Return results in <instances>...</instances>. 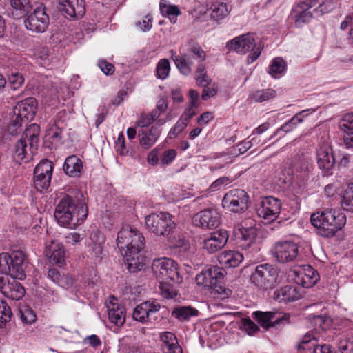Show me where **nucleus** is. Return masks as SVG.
I'll return each instance as SVG.
<instances>
[{
  "label": "nucleus",
  "mask_w": 353,
  "mask_h": 353,
  "mask_svg": "<svg viewBox=\"0 0 353 353\" xmlns=\"http://www.w3.org/2000/svg\"><path fill=\"white\" fill-rule=\"evenodd\" d=\"M117 245L129 272H136L144 267L143 257L140 254L145 245L141 233L130 226L123 228L117 234Z\"/></svg>",
  "instance_id": "1"
},
{
  "label": "nucleus",
  "mask_w": 353,
  "mask_h": 353,
  "mask_svg": "<svg viewBox=\"0 0 353 353\" xmlns=\"http://www.w3.org/2000/svg\"><path fill=\"white\" fill-rule=\"evenodd\" d=\"M88 212L82 193L77 192L75 197L65 195L60 199L56 207L54 218L60 225L72 228L86 219Z\"/></svg>",
  "instance_id": "2"
},
{
  "label": "nucleus",
  "mask_w": 353,
  "mask_h": 353,
  "mask_svg": "<svg viewBox=\"0 0 353 353\" xmlns=\"http://www.w3.org/2000/svg\"><path fill=\"white\" fill-rule=\"evenodd\" d=\"M310 222L319 236L331 238L344 227L346 216L336 210L326 209L312 214Z\"/></svg>",
  "instance_id": "3"
},
{
  "label": "nucleus",
  "mask_w": 353,
  "mask_h": 353,
  "mask_svg": "<svg viewBox=\"0 0 353 353\" xmlns=\"http://www.w3.org/2000/svg\"><path fill=\"white\" fill-rule=\"evenodd\" d=\"M40 127L37 124L30 125L24 131L22 137L15 145L14 159L20 162L25 159H32L38 148L39 141Z\"/></svg>",
  "instance_id": "4"
},
{
  "label": "nucleus",
  "mask_w": 353,
  "mask_h": 353,
  "mask_svg": "<svg viewBox=\"0 0 353 353\" xmlns=\"http://www.w3.org/2000/svg\"><path fill=\"white\" fill-rule=\"evenodd\" d=\"M26 254L21 250H14L11 253L0 254V273L9 274L19 280H23L26 275L25 270L27 266Z\"/></svg>",
  "instance_id": "5"
},
{
  "label": "nucleus",
  "mask_w": 353,
  "mask_h": 353,
  "mask_svg": "<svg viewBox=\"0 0 353 353\" xmlns=\"http://www.w3.org/2000/svg\"><path fill=\"white\" fill-rule=\"evenodd\" d=\"M152 270L154 275L164 283L179 284L183 279L178 271V264L170 258H159L153 261Z\"/></svg>",
  "instance_id": "6"
},
{
  "label": "nucleus",
  "mask_w": 353,
  "mask_h": 353,
  "mask_svg": "<svg viewBox=\"0 0 353 353\" xmlns=\"http://www.w3.org/2000/svg\"><path fill=\"white\" fill-rule=\"evenodd\" d=\"M279 276L277 268L269 263L258 265L252 272L250 281L260 290H267L276 285Z\"/></svg>",
  "instance_id": "7"
},
{
  "label": "nucleus",
  "mask_w": 353,
  "mask_h": 353,
  "mask_svg": "<svg viewBox=\"0 0 353 353\" xmlns=\"http://www.w3.org/2000/svg\"><path fill=\"white\" fill-rule=\"evenodd\" d=\"M148 230L157 236H168L176 227L172 216L168 212L153 213L145 217Z\"/></svg>",
  "instance_id": "8"
},
{
  "label": "nucleus",
  "mask_w": 353,
  "mask_h": 353,
  "mask_svg": "<svg viewBox=\"0 0 353 353\" xmlns=\"http://www.w3.org/2000/svg\"><path fill=\"white\" fill-rule=\"evenodd\" d=\"M249 195L243 190L234 189L227 192L222 199L223 208L234 213L243 212L248 208Z\"/></svg>",
  "instance_id": "9"
},
{
  "label": "nucleus",
  "mask_w": 353,
  "mask_h": 353,
  "mask_svg": "<svg viewBox=\"0 0 353 353\" xmlns=\"http://www.w3.org/2000/svg\"><path fill=\"white\" fill-rule=\"evenodd\" d=\"M299 246L291 241H280L276 242L272 249V255L280 263L294 261L299 255Z\"/></svg>",
  "instance_id": "10"
},
{
  "label": "nucleus",
  "mask_w": 353,
  "mask_h": 353,
  "mask_svg": "<svg viewBox=\"0 0 353 353\" xmlns=\"http://www.w3.org/2000/svg\"><path fill=\"white\" fill-rule=\"evenodd\" d=\"M282 203L273 196L264 197L256 208L258 216L268 223L276 220L281 213Z\"/></svg>",
  "instance_id": "11"
},
{
  "label": "nucleus",
  "mask_w": 353,
  "mask_h": 353,
  "mask_svg": "<svg viewBox=\"0 0 353 353\" xmlns=\"http://www.w3.org/2000/svg\"><path fill=\"white\" fill-rule=\"evenodd\" d=\"M53 172V163L48 159L42 160L35 167L34 171V186L42 192L47 190L51 183Z\"/></svg>",
  "instance_id": "12"
},
{
  "label": "nucleus",
  "mask_w": 353,
  "mask_h": 353,
  "mask_svg": "<svg viewBox=\"0 0 353 353\" xmlns=\"http://www.w3.org/2000/svg\"><path fill=\"white\" fill-rule=\"evenodd\" d=\"M12 276L0 275V291L6 297L12 300H20L25 294V288Z\"/></svg>",
  "instance_id": "13"
},
{
  "label": "nucleus",
  "mask_w": 353,
  "mask_h": 353,
  "mask_svg": "<svg viewBox=\"0 0 353 353\" xmlns=\"http://www.w3.org/2000/svg\"><path fill=\"white\" fill-rule=\"evenodd\" d=\"M27 29L35 32H43L49 25V16L45 7L39 6L34 9L24 21Z\"/></svg>",
  "instance_id": "14"
},
{
  "label": "nucleus",
  "mask_w": 353,
  "mask_h": 353,
  "mask_svg": "<svg viewBox=\"0 0 353 353\" xmlns=\"http://www.w3.org/2000/svg\"><path fill=\"white\" fill-rule=\"evenodd\" d=\"M252 317L265 330L281 323H288L290 319L288 314L272 311H256L252 313Z\"/></svg>",
  "instance_id": "15"
},
{
  "label": "nucleus",
  "mask_w": 353,
  "mask_h": 353,
  "mask_svg": "<svg viewBox=\"0 0 353 353\" xmlns=\"http://www.w3.org/2000/svg\"><path fill=\"white\" fill-rule=\"evenodd\" d=\"M292 273L295 283L303 288H311L316 284L319 279L318 272L308 265L294 270Z\"/></svg>",
  "instance_id": "16"
},
{
  "label": "nucleus",
  "mask_w": 353,
  "mask_h": 353,
  "mask_svg": "<svg viewBox=\"0 0 353 353\" xmlns=\"http://www.w3.org/2000/svg\"><path fill=\"white\" fill-rule=\"evenodd\" d=\"M220 214L214 209H205L196 214L192 221L195 226L205 228L213 229L220 223Z\"/></svg>",
  "instance_id": "17"
},
{
  "label": "nucleus",
  "mask_w": 353,
  "mask_h": 353,
  "mask_svg": "<svg viewBox=\"0 0 353 353\" xmlns=\"http://www.w3.org/2000/svg\"><path fill=\"white\" fill-rule=\"evenodd\" d=\"M57 8L65 17L79 18L85 13L84 0H57Z\"/></svg>",
  "instance_id": "18"
},
{
  "label": "nucleus",
  "mask_w": 353,
  "mask_h": 353,
  "mask_svg": "<svg viewBox=\"0 0 353 353\" xmlns=\"http://www.w3.org/2000/svg\"><path fill=\"white\" fill-rule=\"evenodd\" d=\"M234 235L239 247L246 250L255 246L257 230L254 226L245 227L241 225L234 229Z\"/></svg>",
  "instance_id": "19"
},
{
  "label": "nucleus",
  "mask_w": 353,
  "mask_h": 353,
  "mask_svg": "<svg viewBox=\"0 0 353 353\" xmlns=\"http://www.w3.org/2000/svg\"><path fill=\"white\" fill-rule=\"evenodd\" d=\"M223 277V270L217 266H212L196 275L195 280L199 285L210 288L216 283L221 281Z\"/></svg>",
  "instance_id": "20"
},
{
  "label": "nucleus",
  "mask_w": 353,
  "mask_h": 353,
  "mask_svg": "<svg viewBox=\"0 0 353 353\" xmlns=\"http://www.w3.org/2000/svg\"><path fill=\"white\" fill-rule=\"evenodd\" d=\"M229 235L224 230H219L210 234V236L203 240V248L208 253H214L221 250L226 244Z\"/></svg>",
  "instance_id": "21"
},
{
  "label": "nucleus",
  "mask_w": 353,
  "mask_h": 353,
  "mask_svg": "<svg viewBox=\"0 0 353 353\" xmlns=\"http://www.w3.org/2000/svg\"><path fill=\"white\" fill-rule=\"evenodd\" d=\"M37 110V101L34 97H28L17 103L14 108V114L27 121H32L35 117Z\"/></svg>",
  "instance_id": "22"
},
{
  "label": "nucleus",
  "mask_w": 353,
  "mask_h": 353,
  "mask_svg": "<svg viewBox=\"0 0 353 353\" xmlns=\"http://www.w3.org/2000/svg\"><path fill=\"white\" fill-rule=\"evenodd\" d=\"M255 46L254 38L250 34H243L230 40L226 44V47L237 53L245 54Z\"/></svg>",
  "instance_id": "23"
},
{
  "label": "nucleus",
  "mask_w": 353,
  "mask_h": 353,
  "mask_svg": "<svg viewBox=\"0 0 353 353\" xmlns=\"http://www.w3.org/2000/svg\"><path fill=\"white\" fill-rule=\"evenodd\" d=\"M108 314L110 321L117 326H121L125 321V309L119 304L115 297H112L107 303Z\"/></svg>",
  "instance_id": "24"
},
{
  "label": "nucleus",
  "mask_w": 353,
  "mask_h": 353,
  "mask_svg": "<svg viewBox=\"0 0 353 353\" xmlns=\"http://www.w3.org/2000/svg\"><path fill=\"white\" fill-rule=\"evenodd\" d=\"M161 306L159 303L146 301L138 305L134 310L133 319L135 321L145 323L150 319V316L158 312Z\"/></svg>",
  "instance_id": "25"
},
{
  "label": "nucleus",
  "mask_w": 353,
  "mask_h": 353,
  "mask_svg": "<svg viewBox=\"0 0 353 353\" xmlns=\"http://www.w3.org/2000/svg\"><path fill=\"white\" fill-rule=\"evenodd\" d=\"M171 59L174 61L176 68L184 75H189L192 72V66L194 65L193 57L187 51V52L181 53V55L176 54L174 50L170 51Z\"/></svg>",
  "instance_id": "26"
},
{
  "label": "nucleus",
  "mask_w": 353,
  "mask_h": 353,
  "mask_svg": "<svg viewBox=\"0 0 353 353\" xmlns=\"http://www.w3.org/2000/svg\"><path fill=\"white\" fill-rule=\"evenodd\" d=\"M45 255L49 258L50 263L62 265L65 263V251L62 244L52 241L45 250Z\"/></svg>",
  "instance_id": "27"
},
{
  "label": "nucleus",
  "mask_w": 353,
  "mask_h": 353,
  "mask_svg": "<svg viewBox=\"0 0 353 353\" xmlns=\"http://www.w3.org/2000/svg\"><path fill=\"white\" fill-rule=\"evenodd\" d=\"M302 294L296 286L288 285L274 292V299L279 302H293L299 300Z\"/></svg>",
  "instance_id": "28"
},
{
  "label": "nucleus",
  "mask_w": 353,
  "mask_h": 353,
  "mask_svg": "<svg viewBox=\"0 0 353 353\" xmlns=\"http://www.w3.org/2000/svg\"><path fill=\"white\" fill-rule=\"evenodd\" d=\"M316 157L319 167L322 170H325V174H330L329 170L335 163V159L331 148L328 145L321 146L317 150Z\"/></svg>",
  "instance_id": "29"
},
{
  "label": "nucleus",
  "mask_w": 353,
  "mask_h": 353,
  "mask_svg": "<svg viewBox=\"0 0 353 353\" xmlns=\"http://www.w3.org/2000/svg\"><path fill=\"white\" fill-rule=\"evenodd\" d=\"M312 4H306L304 2H299L293 8L294 13V23L298 28H301L304 24L309 23L312 18V13L309 10Z\"/></svg>",
  "instance_id": "30"
},
{
  "label": "nucleus",
  "mask_w": 353,
  "mask_h": 353,
  "mask_svg": "<svg viewBox=\"0 0 353 353\" xmlns=\"http://www.w3.org/2000/svg\"><path fill=\"white\" fill-rule=\"evenodd\" d=\"M161 132L160 128L152 126L149 131L142 130L139 132L140 145L144 149L150 148L157 141Z\"/></svg>",
  "instance_id": "31"
},
{
  "label": "nucleus",
  "mask_w": 353,
  "mask_h": 353,
  "mask_svg": "<svg viewBox=\"0 0 353 353\" xmlns=\"http://www.w3.org/2000/svg\"><path fill=\"white\" fill-rule=\"evenodd\" d=\"M339 127L345 134L343 142L346 148H353V114H345L340 121Z\"/></svg>",
  "instance_id": "32"
},
{
  "label": "nucleus",
  "mask_w": 353,
  "mask_h": 353,
  "mask_svg": "<svg viewBox=\"0 0 353 353\" xmlns=\"http://www.w3.org/2000/svg\"><path fill=\"white\" fill-rule=\"evenodd\" d=\"M243 260V254L237 251H224L218 256V261L224 268L237 267Z\"/></svg>",
  "instance_id": "33"
},
{
  "label": "nucleus",
  "mask_w": 353,
  "mask_h": 353,
  "mask_svg": "<svg viewBox=\"0 0 353 353\" xmlns=\"http://www.w3.org/2000/svg\"><path fill=\"white\" fill-rule=\"evenodd\" d=\"M64 172L72 177H79L83 170L82 161L76 155L68 157L63 165Z\"/></svg>",
  "instance_id": "34"
},
{
  "label": "nucleus",
  "mask_w": 353,
  "mask_h": 353,
  "mask_svg": "<svg viewBox=\"0 0 353 353\" xmlns=\"http://www.w3.org/2000/svg\"><path fill=\"white\" fill-rule=\"evenodd\" d=\"M90 239L92 244L90 245V253L95 260L101 261L103 252V244L105 241L104 235L99 231L91 234Z\"/></svg>",
  "instance_id": "35"
},
{
  "label": "nucleus",
  "mask_w": 353,
  "mask_h": 353,
  "mask_svg": "<svg viewBox=\"0 0 353 353\" xmlns=\"http://www.w3.org/2000/svg\"><path fill=\"white\" fill-rule=\"evenodd\" d=\"M160 338L165 353H183V350L179 345L176 336L172 332H163Z\"/></svg>",
  "instance_id": "36"
},
{
  "label": "nucleus",
  "mask_w": 353,
  "mask_h": 353,
  "mask_svg": "<svg viewBox=\"0 0 353 353\" xmlns=\"http://www.w3.org/2000/svg\"><path fill=\"white\" fill-rule=\"evenodd\" d=\"M199 314L197 309L190 306H177L172 311V316L180 322H188L192 317H196Z\"/></svg>",
  "instance_id": "37"
},
{
  "label": "nucleus",
  "mask_w": 353,
  "mask_h": 353,
  "mask_svg": "<svg viewBox=\"0 0 353 353\" xmlns=\"http://www.w3.org/2000/svg\"><path fill=\"white\" fill-rule=\"evenodd\" d=\"M61 130L54 125L46 130L45 136L46 146L49 148H55L61 143Z\"/></svg>",
  "instance_id": "38"
},
{
  "label": "nucleus",
  "mask_w": 353,
  "mask_h": 353,
  "mask_svg": "<svg viewBox=\"0 0 353 353\" xmlns=\"http://www.w3.org/2000/svg\"><path fill=\"white\" fill-rule=\"evenodd\" d=\"M159 9L161 14L168 17L173 23L176 21V17L181 13L176 6L170 4L166 0L160 1Z\"/></svg>",
  "instance_id": "39"
},
{
  "label": "nucleus",
  "mask_w": 353,
  "mask_h": 353,
  "mask_svg": "<svg viewBox=\"0 0 353 353\" xmlns=\"http://www.w3.org/2000/svg\"><path fill=\"white\" fill-rule=\"evenodd\" d=\"M211 17L219 21L227 17L230 12V8L223 2L214 3L211 6Z\"/></svg>",
  "instance_id": "40"
},
{
  "label": "nucleus",
  "mask_w": 353,
  "mask_h": 353,
  "mask_svg": "<svg viewBox=\"0 0 353 353\" xmlns=\"http://www.w3.org/2000/svg\"><path fill=\"white\" fill-rule=\"evenodd\" d=\"M10 5L18 18L26 16L32 7L30 0H10Z\"/></svg>",
  "instance_id": "41"
},
{
  "label": "nucleus",
  "mask_w": 353,
  "mask_h": 353,
  "mask_svg": "<svg viewBox=\"0 0 353 353\" xmlns=\"http://www.w3.org/2000/svg\"><path fill=\"white\" fill-rule=\"evenodd\" d=\"M48 276L54 283L63 288H66L72 284V281L71 279H70L68 276L61 275L59 270L55 268H51L48 270Z\"/></svg>",
  "instance_id": "42"
},
{
  "label": "nucleus",
  "mask_w": 353,
  "mask_h": 353,
  "mask_svg": "<svg viewBox=\"0 0 353 353\" xmlns=\"http://www.w3.org/2000/svg\"><path fill=\"white\" fill-rule=\"evenodd\" d=\"M341 205L344 210L353 212V183H350L345 190Z\"/></svg>",
  "instance_id": "43"
},
{
  "label": "nucleus",
  "mask_w": 353,
  "mask_h": 353,
  "mask_svg": "<svg viewBox=\"0 0 353 353\" xmlns=\"http://www.w3.org/2000/svg\"><path fill=\"white\" fill-rule=\"evenodd\" d=\"M276 95V92L273 89L259 90L253 94L252 99L255 102L261 103L273 99Z\"/></svg>",
  "instance_id": "44"
},
{
  "label": "nucleus",
  "mask_w": 353,
  "mask_h": 353,
  "mask_svg": "<svg viewBox=\"0 0 353 353\" xmlns=\"http://www.w3.org/2000/svg\"><path fill=\"white\" fill-rule=\"evenodd\" d=\"M305 112L306 110H303L295 114L290 120L282 125L281 127L274 132L272 137H274L279 130H282L285 132L292 131L294 128H296L297 123H301L303 121V119L300 117V115Z\"/></svg>",
  "instance_id": "45"
},
{
  "label": "nucleus",
  "mask_w": 353,
  "mask_h": 353,
  "mask_svg": "<svg viewBox=\"0 0 353 353\" xmlns=\"http://www.w3.org/2000/svg\"><path fill=\"white\" fill-rule=\"evenodd\" d=\"M170 70V62L166 59H161L156 68L157 77L161 79H165L168 77Z\"/></svg>",
  "instance_id": "46"
},
{
  "label": "nucleus",
  "mask_w": 353,
  "mask_h": 353,
  "mask_svg": "<svg viewBox=\"0 0 353 353\" xmlns=\"http://www.w3.org/2000/svg\"><path fill=\"white\" fill-rule=\"evenodd\" d=\"M12 314L10 306L5 301L0 299V327L6 322L10 321Z\"/></svg>",
  "instance_id": "47"
},
{
  "label": "nucleus",
  "mask_w": 353,
  "mask_h": 353,
  "mask_svg": "<svg viewBox=\"0 0 353 353\" xmlns=\"http://www.w3.org/2000/svg\"><path fill=\"white\" fill-rule=\"evenodd\" d=\"M286 68V64L284 60L280 57L274 59L272 64L270 66L269 73L276 77V74H281Z\"/></svg>",
  "instance_id": "48"
},
{
  "label": "nucleus",
  "mask_w": 353,
  "mask_h": 353,
  "mask_svg": "<svg viewBox=\"0 0 353 353\" xmlns=\"http://www.w3.org/2000/svg\"><path fill=\"white\" fill-rule=\"evenodd\" d=\"M21 319L24 323L32 324L36 321V314L34 311L28 306H23L19 310Z\"/></svg>",
  "instance_id": "49"
},
{
  "label": "nucleus",
  "mask_w": 353,
  "mask_h": 353,
  "mask_svg": "<svg viewBox=\"0 0 353 353\" xmlns=\"http://www.w3.org/2000/svg\"><path fill=\"white\" fill-rule=\"evenodd\" d=\"M159 115L160 114L157 111H153L148 114H141L139 119L137 121V125L141 128H145L157 119Z\"/></svg>",
  "instance_id": "50"
},
{
  "label": "nucleus",
  "mask_w": 353,
  "mask_h": 353,
  "mask_svg": "<svg viewBox=\"0 0 353 353\" xmlns=\"http://www.w3.org/2000/svg\"><path fill=\"white\" fill-rule=\"evenodd\" d=\"M8 81L13 90H17L24 83V77L23 74L19 72H12L8 75Z\"/></svg>",
  "instance_id": "51"
},
{
  "label": "nucleus",
  "mask_w": 353,
  "mask_h": 353,
  "mask_svg": "<svg viewBox=\"0 0 353 353\" xmlns=\"http://www.w3.org/2000/svg\"><path fill=\"white\" fill-rule=\"evenodd\" d=\"M160 289L161 295L165 299H173L177 294L176 291L172 288V285L174 284L172 282L164 283L159 281Z\"/></svg>",
  "instance_id": "52"
},
{
  "label": "nucleus",
  "mask_w": 353,
  "mask_h": 353,
  "mask_svg": "<svg viewBox=\"0 0 353 353\" xmlns=\"http://www.w3.org/2000/svg\"><path fill=\"white\" fill-rule=\"evenodd\" d=\"M212 289L211 294L214 297L223 299L228 297L230 294V290L226 289L223 285H221V281L216 283L214 286L210 288Z\"/></svg>",
  "instance_id": "53"
},
{
  "label": "nucleus",
  "mask_w": 353,
  "mask_h": 353,
  "mask_svg": "<svg viewBox=\"0 0 353 353\" xmlns=\"http://www.w3.org/2000/svg\"><path fill=\"white\" fill-rule=\"evenodd\" d=\"M23 120V119L19 117L17 114H14V116L12 117L8 125V132L10 134H14L17 133L18 130H19L21 127V123Z\"/></svg>",
  "instance_id": "54"
},
{
  "label": "nucleus",
  "mask_w": 353,
  "mask_h": 353,
  "mask_svg": "<svg viewBox=\"0 0 353 353\" xmlns=\"http://www.w3.org/2000/svg\"><path fill=\"white\" fill-rule=\"evenodd\" d=\"M316 345V339L312 333H307L303 338L299 347L303 349H310Z\"/></svg>",
  "instance_id": "55"
},
{
  "label": "nucleus",
  "mask_w": 353,
  "mask_h": 353,
  "mask_svg": "<svg viewBox=\"0 0 353 353\" xmlns=\"http://www.w3.org/2000/svg\"><path fill=\"white\" fill-rule=\"evenodd\" d=\"M188 51L198 62H201L206 58L205 52L198 45L190 46Z\"/></svg>",
  "instance_id": "56"
},
{
  "label": "nucleus",
  "mask_w": 353,
  "mask_h": 353,
  "mask_svg": "<svg viewBox=\"0 0 353 353\" xmlns=\"http://www.w3.org/2000/svg\"><path fill=\"white\" fill-rule=\"evenodd\" d=\"M336 7V3L332 0H325L321 3L316 9L314 12H319L321 14L329 13Z\"/></svg>",
  "instance_id": "57"
},
{
  "label": "nucleus",
  "mask_w": 353,
  "mask_h": 353,
  "mask_svg": "<svg viewBox=\"0 0 353 353\" xmlns=\"http://www.w3.org/2000/svg\"><path fill=\"white\" fill-rule=\"evenodd\" d=\"M242 329L249 335H252L259 330V327L250 319L242 320Z\"/></svg>",
  "instance_id": "58"
},
{
  "label": "nucleus",
  "mask_w": 353,
  "mask_h": 353,
  "mask_svg": "<svg viewBox=\"0 0 353 353\" xmlns=\"http://www.w3.org/2000/svg\"><path fill=\"white\" fill-rule=\"evenodd\" d=\"M98 65L101 71L106 75H112L114 72V65L108 63L105 60L99 61Z\"/></svg>",
  "instance_id": "59"
},
{
  "label": "nucleus",
  "mask_w": 353,
  "mask_h": 353,
  "mask_svg": "<svg viewBox=\"0 0 353 353\" xmlns=\"http://www.w3.org/2000/svg\"><path fill=\"white\" fill-rule=\"evenodd\" d=\"M176 152L174 150H168L163 152L161 162L163 165L170 164L176 157Z\"/></svg>",
  "instance_id": "60"
},
{
  "label": "nucleus",
  "mask_w": 353,
  "mask_h": 353,
  "mask_svg": "<svg viewBox=\"0 0 353 353\" xmlns=\"http://www.w3.org/2000/svg\"><path fill=\"white\" fill-rule=\"evenodd\" d=\"M83 239L79 233L71 232L65 236V243L71 245H74L79 243Z\"/></svg>",
  "instance_id": "61"
},
{
  "label": "nucleus",
  "mask_w": 353,
  "mask_h": 353,
  "mask_svg": "<svg viewBox=\"0 0 353 353\" xmlns=\"http://www.w3.org/2000/svg\"><path fill=\"white\" fill-rule=\"evenodd\" d=\"M116 147L117 151L121 155L126 154L128 151L125 150V137L122 133L119 134V137H117V140L116 141Z\"/></svg>",
  "instance_id": "62"
},
{
  "label": "nucleus",
  "mask_w": 353,
  "mask_h": 353,
  "mask_svg": "<svg viewBox=\"0 0 353 353\" xmlns=\"http://www.w3.org/2000/svg\"><path fill=\"white\" fill-rule=\"evenodd\" d=\"M152 17L151 16L146 15L141 21H139L137 23V26H140L141 29L144 32L148 31L152 28Z\"/></svg>",
  "instance_id": "63"
},
{
  "label": "nucleus",
  "mask_w": 353,
  "mask_h": 353,
  "mask_svg": "<svg viewBox=\"0 0 353 353\" xmlns=\"http://www.w3.org/2000/svg\"><path fill=\"white\" fill-rule=\"evenodd\" d=\"M195 79L196 81V84L199 86L203 87V88H206L212 82V79L207 74L205 75L195 77Z\"/></svg>",
  "instance_id": "64"
}]
</instances>
